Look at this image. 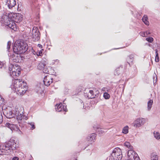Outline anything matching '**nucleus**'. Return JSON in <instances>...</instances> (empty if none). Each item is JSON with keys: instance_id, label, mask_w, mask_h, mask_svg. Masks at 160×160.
<instances>
[{"instance_id": "5701e85b", "label": "nucleus", "mask_w": 160, "mask_h": 160, "mask_svg": "<svg viewBox=\"0 0 160 160\" xmlns=\"http://www.w3.org/2000/svg\"><path fill=\"white\" fill-rule=\"evenodd\" d=\"M151 160H158V156L154 153H152L151 155Z\"/></svg>"}, {"instance_id": "09e8293b", "label": "nucleus", "mask_w": 160, "mask_h": 160, "mask_svg": "<svg viewBox=\"0 0 160 160\" xmlns=\"http://www.w3.org/2000/svg\"><path fill=\"white\" fill-rule=\"evenodd\" d=\"M42 53V52H41V51H40L39 52V55H40V54L41 53Z\"/></svg>"}, {"instance_id": "6e6552de", "label": "nucleus", "mask_w": 160, "mask_h": 160, "mask_svg": "<svg viewBox=\"0 0 160 160\" xmlns=\"http://www.w3.org/2000/svg\"><path fill=\"white\" fill-rule=\"evenodd\" d=\"M146 122V119L142 118H139L134 122L133 126L135 127L139 128L144 125Z\"/></svg>"}, {"instance_id": "dca6fc26", "label": "nucleus", "mask_w": 160, "mask_h": 160, "mask_svg": "<svg viewBox=\"0 0 160 160\" xmlns=\"http://www.w3.org/2000/svg\"><path fill=\"white\" fill-rule=\"evenodd\" d=\"M46 61L44 60L42 61L37 66L38 69L40 70H42L45 67H46Z\"/></svg>"}, {"instance_id": "423d86ee", "label": "nucleus", "mask_w": 160, "mask_h": 160, "mask_svg": "<svg viewBox=\"0 0 160 160\" xmlns=\"http://www.w3.org/2000/svg\"><path fill=\"white\" fill-rule=\"evenodd\" d=\"M122 155L121 149L118 148H115L113 150L109 160H121Z\"/></svg>"}, {"instance_id": "f8f14e48", "label": "nucleus", "mask_w": 160, "mask_h": 160, "mask_svg": "<svg viewBox=\"0 0 160 160\" xmlns=\"http://www.w3.org/2000/svg\"><path fill=\"white\" fill-rule=\"evenodd\" d=\"M137 154L132 150H130L128 152L127 160H133L135 157V155Z\"/></svg>"}, {"instance_id": "a19ab883", "label": "nucleus", "mask_w": 160, "mask_h": 160, "mask_svg": "<svg viewBox=\"0 0 160 160\" xmlns=\"http://www.w3.org/2000/svg\"><path fill=\"white\" fill-rule=\"evenodd\" d=\"M155 61L156 62H158L159 61V57H155Z\"/></svg>"}, {"instance_id": "2f4dec72", "label": "nucleus", "mask_w": 160, "mask_h": 160, "mask_svg": "<svg viewBox=\"0 0 160 160\" xmlns=\"http://www.w3.org/2000/svg\"><path fill=\"white\" fill-rule=\"evenodd\" d=\"M146 40L150 42H152L153 41V39L152 37H149L147 38Z\"/></svg>"}, {"instance_id": "79ce46f5", "label": "nucleus", "mask_w": 160, "mask_h": 160, "mask_svg": "<svg viewBox=\"0 0 160 160\" xmlns=\"http://www.w3.org/2000/svg\"><path fill=\"white\" fill-rule=\"evenodd\" d=\"M141 34V36L143 37H145L146 36L144 32H142Z\"/></svg>"}, {"instance_id": "c85d7f7f", "label": "nucleus", "mask_w": 160, "mask_h": 160, "mask_svg": "<svg viewBox=\"0 0 160 160\" xmlns=\"http://www.w3.org/2000/svg\"><path fill=\"white\" fill-rule=\"evenodd\" d=\"M103 96L105 99H107L109 98L110 96L107 92H105L103 93Z\"/></svg>"}, {"instance_id": "72a5a7b5", "label": "nucleus", "mask_w": 160, "mask_h": 160, "mask_svg": "<svg viewBox=\"0 0 160 160\" xmlns=\"http://www.w3.org/2000/svg\"><path fill=\"white\" fill-rule=\"evenodd\" d=\"M3 121V117L1 112L0 111V124H1Z\"/></svg>"}, {"instance_id": "393cba45", "label": "nucleus", "mask_w": 160, "mask_h": 160, "mask_svg": "<svg viewBox=\"0 0 160 160\" xmlns=\"http://www.w3.org/2000/svg\"><path fill=\"white\" fill-rule=\"evenodd\" d=\"M128 132V127L126 126L124 127L122 130V132L125 134H127Z\"/></svg>"}, {"instance_id": "c756f323", "label": "nucleus", "mask_w": 160, "mask_h": 160, "mask_svg": "<svg viewBox=\"0 0 160 160\" xmlns=\"http://www.w3.org/2000/svg\"><path fill=\"white\" fill-rule=\"evenodd\" d=\"M11 41H8V43H7V51H8V52H9V49H10V47H11Z\"/></svg>"}, {"instance_id": "58836bf2", "label": "nucleus", "mask_w": 160, "mask_h": 160, "mask_svg": "<svg viewBox=\"0 0 160 160\" xmlns=\"http://www.w3.org/2000/svg\"><path fill=\"white\" fill-rule=\"evenodd\" d=\"M120 68H121L122 69V68H123V66H120V67H118V68H116V69L115 70H116L115 72H117V71H119V69Z\"/></svg>"}, {"instance_id": "7ed1b4c3", "label": "nucleus", "mask_w": 160, "mask_h": 160, "mask_svg": "<svg viewBox=\"0 0 160 160\" xmlns=\"http://www.w3.org/2000/svg\"><path fill=\"white\" fill-rule=\"evenodd\" d=\"M12 89L17 94L23 95L27 90V83L23 80L16 79L13 81Z\"/></svg>"}, {"instance_id": "c03bdc74", "label": "nucleus", "mask_w": 160, "mask_h": 160, "mask_svg": "<svg viewBox=\"0 0 160 160\" xmlns=\"http://www.w3.org/2000/svg\"><path fill=\"white\" fill-rule=\"evenodd\" d=\"M38 47H39V48H42V45L40 44H38Z\"/></svg>"}, {"instance_id": "3c124183", "label": "nucleus", "mask_w": 160, "mask_h": 160, "mask_svg": "<svg viewBox=\"0 0 160 160\" xmlns=\"http://www.w3.org/2000/svg\"><path fill=\"white\" fill-rule=\"evenodd\" d=\"M116 73V72H114V74H115V75H116L115 74Z\"/></svg>"}, {"instance_id": "f704fd0d", "label": "nucleus", "mask_w": 160, "mask_h": 160, "mask_svg": "<svg viewBox=\"0 0 160 160\" xmlns=\"http://www.w3.org/2000/svg\"><path fill=\"white\" fill-rule=\"evenodd\" d=\"M5 64L3 62H0V69L4 67Z\"/></svg>"}, {"instance_id": "a878e982", "label": "nucleus", "mask_w": 160, "mask_h": 160, "mask_svg": "<svg viewBox=\"0 0 160 160\" xmlns=\"http://www.w3.org/2000/svg\"><path fill=\"white\" fill-rule=\"evenodd\" d=\"M93 91H94V93L93 94L94 98L98 97L99 93V91L95 88H93Z\"/></svg>"}, {"instance_id": "49530a36", "label": "nucleus", "mask_w": 160, "mask_h": 160, "mask_svg": "<svg viewBox=\"0 0 160 160\" xmlns=\"http://www.w3.org/2000/svg\"><path fill=\"white\" fill-rule=\"evenodd\" d=\"M155 51H156V52H155L156 54H158V51L157 50V49H156Z\"/></svg>"}, {"instance_id": "8fccbe9b", "label": "nucleus", "mask_w": 160, "mask_h": 160, "mask_svg": "<svg viewBox=\"0 0 160 160\" xmlns=\"http://www.w3.org/2000/svg\"><path fill=\"white\" fill-rule=\"evenodd\" d=\"M119 73H118V72L117 73V74L118 75Z\"/></svg>"}, {"instance_id": "9d476101", "label": "nucleus", "mask_w": 160, "mask_h": 160, "mask_svg": "<svg viewBox=\"0 0 160 160\" xmlns=\"http://www.w3.org/2000/svg\"><path fill=\"white\" fill-rule=\"evenodd\" d=\"M53 78L50 75L45 76L43 80L44 84L45 86H48L53 82Z\"/></svg>"}, {"instance_id": "c9c22d12", "label": "nucleus", "mask_w": 160, "mask_h": 160, "mask_svg": "<svg viewBox=\"0 0 160 160\" xmlns=\"http://www.w3.org/2000/svg\"><path fill=\"white\" fill-rule=\"evenodd\" d=\"M153 82L155 83L154 82L155 81V82H156L157 77L156 74L154 73V75L153 76Z\"/></svg>"}, {"instance_id": "ea45409f", "label": "nucleus", "mask_w": 160, "mask_h": 160, "mask_svg": "<svg viewBox=\"0 0 160 160\" xmlns=\"http://www.w3.org/2000/svg\"><path fill=\"white\" fill-rule=\"evenodd\" d=\"M144 32L145 33L146 36L150 34L151 33L149 31H147Z\"/></svg>"}, {"instance_id": "4c0bfd02", "label": "nucleus", "mask_w": 160, "mask_h": 160, "mask_svg": "<svg viewBox=\"0 0 160 160\" xmlns=\"http://www.w3.org/2000/svg\"><path fill=\"white\" fill-rule=\"evenodd\" d=\"M101 90L102 91H103L105 92H108V90L106 88L103 87L102 88Z\"/></svg>"}, {"instance_id": "f3484780", "label": "nucleus", "mask_w": 160, "mask_h": 160, "mask_svg": "<svg viewBox=\"0 0 160 160\" xmlns=\"http://www.w3.org/2000/svg\"><path fill=\"white\" fill-rule=\"evenodd\" d=\"M21 73L20 71H18L16 72H9L10 75L14 78H16L19 76Z\"/></svg>"}, {"instance_id": "ddd939ff", "label": "nucleus", "mask_w": 160, "mask_h": 160, "mask_svg": "<svg viewBox=\"0 0 160 160\" xmlns=\"http://www.w3.org/2000/svg\"><path fill=\"white\" fill-rule=\"evenodd\" d=\"M15 0H7L5 5L7 6L9 9L12 8L16 5Z\"/></svg>"}, {"instance_id": "4468645a", "label": "nucleus", "mask_w": 160, "mask_h": 160, "mask_svg": "<svg viewBox=\"0 0 160 160\" xmlns=\"http://www.w3.org/2000/svg\"><path fill=\"white\" fill-rule=\"evenodd\" d=\"M9 72H16L18 71H20V67L16 65L11 64L9 66Z\"/></svg>"}, {"instance_id": "aec40b11", "label": "nucleus", "mask_w": 160, "mask_h": 160, "mask_svg": "<svg viewBox=\"0 0 160 160\" xmlns=\"http://www.w3.org/2000/svg\"><path fill=\"white\" fill-rule=\"evenodd\" d=\"M62 109V104L60 103L59 104H57L56 106V111L58 112L61 111Z\"/></svg>"}, {"instance_id": "bb28decb", "label": "nucleus", "mask_w": 160, "mask_h": 160, "mask_svg": "<svg viewBox=\"0 0 160 160\" xmlns=\"http://www.w3.org/2000/svg\"><path fill=\"white\" fill-rule=\"evenodd\" d=\"M51 69V68L50 67L47 68L46 66L42 69L43 72L45 73L50 74V72H49V69Z\"/></svg>"}, {"instance_id": "0eeeda50", "label": "nucleus", "mask_w": 160, "mask_h": 160, "mask_svg": "<svg viewBox=\"0 0 160 160\" xmlns=\"http://www.w3.org/2000/svg\"><path fill=\"white\" fill-rule=\"evenodd\" d=\"M32 40L34 42L38 41L40 37V33L37 27H34L32 30Z\"/></svg>"}, {"instance_id": "f257e3e1", "label": "nucleus", "mask_w": 160, "mask_h": 160, "mask_svg": "<svg viewBox=\"0 0 160 160\" xmlns=\"http://www.w3.org/2000/svg\"><path fill=\"white\" fill-rule=\"evenodd\" d=\"M27 48V45L23 42L19 41L15 42L13 48L14 53L8 55L10 58L14 62H19L22 60L20 54L24 52Z\"/></svg>"}, {"instance_id": "39448f33", "label": "nucleus", "mask_w": 160, "mask_h": 160, "mask_svg": "<svg viewBox=\"0 0 160 160\" xmlns=\"http://www.w3.org/2000/svg\"><path fill=\"white\" fill-rule=\"evenodd\" d=\"M12 16V14L8 15L3 14L2 16L1 21L5 25L7 26L9 28L14 31L17 29L16 24L12 20L11 17Z\"/></svg>"}, {"instance_id": "20e7f679", "label": "nucleus", "mask_w": 160, "mask_h": 160, "mask_svg": "<svg viewBox=\"0 0 160 160\" xmlns=\"http://www.w3.org/2000/svg\"><path fill=\"white\" fill-rule=\"evenodd\" d=\"M5 113V115L7 118H12L16 116L19 122L21 121H24L28 119L27 117L23 115V111L21 109V111H19L18 108L15 110L14 113H13V111L8 110H7Z\"/></svg>"}, {"instance_id": "a18cd8bd", "label": "nucleus", "mask_w": 160, "mask_h": 160, "mask_svg": "<svg viewBox=\"0 0 160 160\" xmlns=\"http://www.w3.org/2000/svg\"><path fill=\"white\" fill-rule=\"evenodd\" d=\"M62 108H63V110L64 111H66L67 109H66V107H65V108H64V106H63L62 107Z\"/></svg>"}, {"instance_id": "de8ad7c7", "label": "nucleus", "mask_w": 160, "mask_h": 160, "mask_svg": "<svg viewBox=\"0 0 160 160\" xmlns=\"http://www.w3.org/2000/svg\"><path fill=\"white\" fill-rule=\"evenodd\" d=\"M158 57V54H156V57Z\"/></svg>"}, {"instance_id": "b1692460", "label": "nucleus", "mask_w": 160, "mask_h": 160, "mask_svg": "<svg viewBox=\"0 0 160 160\" xmlns=\"http://www.w3.org/2000/svg\"><path fill=\"white\" fill-rule=\"evenodd\" d=\"M124 145L130 150L133 149V147L131 145L130 142H126L124 143Z\"/></svg>"}, {"instance_id": "e433bc0d", "label": "nucleus", "mask_w": 160, "mask_h": 160, "mask_svg": "<svg viewBox=\"0 0 160 160\" xmlns=\"http://www.w3.org/2000/svg\"><path fill=\"white\" fill-rule=\"evenodd\" d=\"M133 160H141L139 157L138 156V155L137 154H136L135 155V157L134 158V159Z\"/></svg>"}, {"instance_id": "412c9836", "label": "nucleus", "mask_w": 160, "mask_h": 160, "mask_svg": "<svg viewBox=\"0 0 160 160\" xmlns=\"http://www.w3.org/2000/svg\"><path fill=\"white\" fill-rule=\"evenodd\" d=\"M96 131L97 133L100 135H102L105 133L104 131L101 128H97Z\"/></svg>"}, {"instance_id": "4be33fe9", "label": "nucleus", "mask_w": 160, "mask_h": 160, "mask_svg": "<svg viewBox=\"0 0 160 160\" xmlns=\"http://www.w3.org/2000/svg\"><path fill=\"white\" fill-rule=\"evenodd\" d=\"M153 103V101L151 99L148 102V111L151 110Z\"/></svg>"}, {"instance_id": "9b49d317", "label": "nucleus", "mask_w": 160, "mask_h": 160, "mask_svg": "<svg viewBox=\"0 0 160 160\" xmlns=\"http://www.w3.org/2000/svg\"><path fill=\"white\" fill-rule=\"evenodd\" d=\"M22 20V14L17 13L14 14L13 16L12 20L17 23H19Z\"/></svg>"}, {"instance_id": "f03ea898", "label": "nucleus", "mask_w": 160, "mask_h": 160, "mask_svg": "<svg viewBox=\"0 0 160 160\" xmlns=\"http://www.w3.org/2000/svg\"><path fill=\"white\" fill-rule=\"evenodd\" d=\"M18 147L15 140L10 139L7 142L0 145V154L8 155L10 153L11 150H15Z\"/></svg>"}, {"instance_id": "2eb2a0df", "label": "nucleus", "mask_w": 160, "mask_h": 160, "mask_svg": "<svg viewBox=\"0 0 160 160\" xmlns=\"http://www.w3.org/2000/svg\"><path fill=\"white\" fill-rule=\"evenodd\" d=\"M88 93L84 92V95L85 97L88 98H94L93 94L94 91L93 89L92 90H89Z\"/></svg>"}, {"instance_id": "6ab92c4d", "label": "nucleus", "mask_w": 160, "mask_h": 160, "mask_svg": "<svg viewBox=\"0 0 160 160\" xmlns=\"http://www.w3.org/2000/svg\"><path fill=\"white\" fill-rule=\"evenodd\" d=\"M142 20L143 22L147 25H149V23L148 21V18L147 15H144L142 18Z\"/></svg>"}, {"instance_id": "473e14b6", "label": "nucleus", "mask_w": 160, "mask_h": 160, "mask_svg": "<svg viewBox=\"0 0 160 160\" xmlns=\"http://www.w3.org/2000/svg\"><path fill=\"white\" fill-rule=\"evenodd\" d=\"M28 124L30 125L31 126V128L32 130H33L35 128V127L34 125V123L33 122H31L29 123Z\"/></svg>"}, {"instance_id": "cd10ccee", "label": "nucleus", "mask_w": 160, "mask_h": 160, "mask_svg": "<svg viewBox=\"0 0 160 160\" xmlns=\"http://www.w3.org/2000/svg\"><path fill=\"white\" fill-rule=\"evenodd\" d=\"M154 137L157 139L158 140L160 139V134L159 132L154 131L153 132Z\"/></svg>"}, {"instance_id": "a211bd4d", "label": "nucleus", "mask_w": 160, "mask_h": 160, "mask_svg": "<svg viewBox=\"0 0 160 160\" xmlns=\"http://www.w3.org/2000/svg\"><path fill=\"white\" fill-rule=\"evenodd\" d=\"M96 136V134L95 133H92L87 138V139L88 141H92L95 139Z\"/></svg>"}, {"instance_id": "7c9ffc66", "label": "nucleus", "mask_w": 160, "mask_h": 160, "mask_svg": "<svg viewBox=\"0 0 160 160\" xmlns=\"http://www.w3.org/2000/svg\"><path fill=\"white\" fill-rule=\"evenodd\" d=\"M134 55L132 54L130 55V56L128 57L130 59V62H132L134 59Z\"/></svg>"}, {"instance_id": "37998d69", "label": "nucleus", "mask_w": 160, "mask_h": 160, "mask_svg": "<svg viewBox=\"0 0 160 160\" xmlns=\"http://www.w3.org/2000/svg\"><path fill=\"white\" fill-rule=\"evenodd\" d=\"M12 160H18V158L17 157H14L12 158Z\"/></svg>"}, {"instance_id": "1a4fd4ad", "label": "nucleus", "mask_w": 160, "mask_h": 160, "mask_svg": "<svg viewBox=\"0 0 160 160\" xmlns=\"http://www.w3.org/2000/svg\"><path fill=\"white\" fill-rule=\"evenodd\" d=\"M5 125V127L10 128L12 131L13 130L16 131L18 132V133L20 134L22 133L18 126L15 125L9 122H7Z\"/></svg>"}]
</instances>
